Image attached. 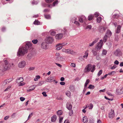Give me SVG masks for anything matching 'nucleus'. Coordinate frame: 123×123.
Listing matches in <instances>:
<instances>
[{"label":"nucleus","instance_id":"46","mask_svg":"<svg viewBox=\"0 0 123 123\" xmlns=\"http://www.w3.org/2000/svg\"><path fill=\"white\" fill-rule=\"evenodd\" d=\"M75 21L74 22V23L76 24L77 25H80V24L79 23L76 21L77 19L76 18L75 19Z\"/></svg>","mask_w":123,"mask_h":123},{"label":"nucleus","instance_id":"43","mask_svg":"<svg viewBox=\"0 0 123 123\" xmlns=\"http://www.w3.org/2000/svg\"><path fill=\"white\" fill-rule=\"evenodd\" d=\"M38 42V40L37 39H35L32 41V42L34 44L37 43Z\"/></svg>","mask_w":123,"mask_h":123},{"label":"nucleus","instance_id":"2","mask_svg":"<svg viewBox=\"0 0 123 123\" xmlns=\"http://www.w3.org/2000/svg\"><path fill=\"white\" fill-rule=\"evenodd\" d=\"M96 69V66L95 65H92L91 64L87 65L85 67L84 71V73H87L91 71L93 72Z\"/></svg>","mask_w":123,"mask_h":123},{"label":"nucleus","instance_id":"11","mask_svg":"<svg viewBox=\"0 0 123 123\" xmlns=\"http://www.w3.org/2000/svg\"><path fill=\"white\" fill-rule=\"evenodd\" d=\"M63 36L62 34L59 33L56 34L55 37L57 40H60L62 38Z\"/></svg>","mask_w":123,"mask_h":123},{"label":"nucleus","instance_id":"42","mask_svg":"<svg viewBox=\"0 0 123 123\" xmlns=\"http://www.w3.org/2000/svg\"><path fill=\"white\" fill-rule=\"evenodd\" d=\"M102 70H100L98 74V75L99 76L102 74Z\"/></svg>","mask_w":123,"mask_h":123},{"label":"nucleus","instance_id":"64","mask_svg":"<svg viewBox=\"0 0 123 123\" xmlns=\"http://www.w3.org/2000/svg\"><path fill=\"white\" fill-rule=\"evenodd\" d=\"M114 64H116L118 65V64L119 63V62H118V61H117V60H116L114 62Z\"/></svg>","mask_w":123,"mask_h":123},{"label":"nucleus","instance_id":"59","mask_svg":"<svg viewBox=\"0 0 123 123\" xmlns=\"http://www.w3.org/2000/svg\"><path fill=\"white\" fill-rule=\"evenodd\" d=\"M116 67V66L114 65L111 68V69H115Z\"/></svg>","mask_w":123,"mask_h":123},{"label":"nucleus","instance_id":"3","mask_svg":"<svg viewBox=\"0 0 123 123\" xmlns=\"http://www.w3.org/2000/svg\"><path fill=\"white\" fill-rule=\"evenodd\" d=\"M103 44V41L102 40H100V42L98 43L97 46L96 47V50H99L101 49Z\"/></svg>","mask_w":123,"mask_h":123},{"label":"nucleus","instance_id":"20","mask_svg":"<svg viewBox=\"0 0 123 123\" xmlns=\"http://www.w3.org/2000/svg\"><path fill=\"white\" fill-rule=\"evenodd\" d=\"M99 31L100 32H103L105 30V28L104 27L101 26L99 28Z\"/></svg>","mask_w":123,"mask_h":123},{"label":"nucleus","instance_id":"60","mask_svg":"<svg viewBox=\"0 0 123 123\" xmlns=\"http://www.w3.org/2000/svg\"><path fill=\"white\" fill-rule=\"evenodd\" d=\"M95 17H97L99 16V14L97 12H96L94 14Z\"/></svg>","mask_w":123,"mask_h":123},{"label":"nucleus","instance_id":"31","mask_svg":"<svg viewBox=\"0 0 123 123\" xmlns=\"http://www.w3.org/2000/svg\"><path fill=\"white\" fill-rule=\"evenodd\" d=\"M107 34L108 35V36H110L111 35V31L109 30H108L107 31Z\"/></svg>","mask_w":123,"mask_h":123},{"label":"nucleus","instance_id":"23","mask_svg":"<svg viewBox=\"0 0 123 123\" xmlns=\"http://www.w3.org/2000/svg\"><path fill=\"white\" fill-rule=\"evenodd\" d=\"M121 27L120 25H118L117 26V29L116 31V33H119L120 31Z\"/></svg>","mask_w":123,"mask_h":123},{"label":"nucleus","instance_id":"29","mask_svg":"<svg viewBox=\"0 0 123 123\" xmlns=\"http://www.w3.org/2000/svg\"><path fill=\"white\" fill-rule=\"evenodd\" d=\"M40 22L38 21V20H35L34 22V24L35 25H40Z\"/></svg>","mask_w":123,"mask_h":123},{"label":"nucleus","instance_id":"33","mask_svg":"<svg viewBox=\"0 0 123 123\" xmlns=\"http://www.w3.org/2000/svg\"><path fill=\"white\" fill-rule=\"evenodd\" d=\"M117 93L119 95H120L122 93V92L121 89L118 90L117 91Z\"/></svg>","mask_w":123,"mask_h":123},{"label":"nucleus","instance_id":"49","mask_svg":"<svg viewBox=\"0 0 123 123\" xmlns=\"http://www.w3.org/2000/svg\"><path fill=\"white\" fill-rule=\"evenodd\" d=\"M59 123H61L62 122V121L63 119V117H59Z\"/></svg>","mask_w":123,"mask_h":123},{"label":"nucleus","instance_id":"51","mask_svg":"<svg viewBox=\"0 0 123 123\" xmlns=\"http://www.w3.org/2000/svg\"><path fill=\"white\" fill-rule=\"evenodd\" d=\"M115 71H113L109 73L108 74V75H111L113 74H114V73H115Z\"/></svg>","mask_w":123,"mask_h":123},{"label":"nucleus","instance_id":"63","mask_svg":"<svg viewBox=\"0 0 123 123\" xmlns=\"http://www.w3.org/2000/svg\"><path fill=\"white\" fill-rule=\"evenodd\" d=\"M105 90V89L103 90H100L99 91V92L100 93L101 92H104Z\"/></svg>","mask_w":123,"mask_h":123},{"label":"nucleus","instance_id":"17","mask_svg":"<svg viewBox=\"0 0 123 123\" xmlns=\"http://www.w3.org/2000/svg\"><path fill=\"white\" fill-rule=\"evenodd\" d=\"M23 81V78L22 77H21L18 79H17L16 80V82L17 83H19L22 82Z\"/></svg>","mask_w":123,"mask_h":123},{"label":"nucleus","instance_id":"26","mask_svg":"<svg viewBox=\"0 0 123 123\" xmlns=\"http://www.w3.org/2000/svg\"><path fill=\"white\" fill-rule=\"evenodd\" d=\"M97 41L96 40H94L92 43L89 44V46L90 47H92L93 46L94 44L97 42Z\"/></svg>","mask_w":123,"mask_h":123},{"label":"nucleus","instance_id":"32","mask_svg":"<svg viewBox=\"0 0 123 123\" xmlns=\"http://www.w3.org/2000/svg\"><path fill=\"white\" fill-rule=\"evenodd\" d=\"M57 114L58 115H60L62 114V111L61 110L58 111L57 112Z\"/></svg>","mask_w":123,"mask_h":123},{"label":"nucleus","instance_id":"4","mask_svg":"<svg viewBox=\"0 0 123 123\" xmlns=\"http://www.w3.org/2000/svg\"><path fill=\"white\" fill-rule=\"evenodd\" d=\"M54 41V39L51 37H49L45 39V41L47 43H51Z\"/></svg>","mask_w":123,"mask_h":123},{"label":"nucleus","instance_id":"38","mask_svg":"<svg viewBox=\"0 0 123 123\" xmlns=\"http://www.w3.org/2000/svg\"><path fill=\"white\" fill-rule=\"evenodd\" d=\"M107 36L106 35L105 36L104 39H103V41L105 42H106L107 40Z\"/></svg>","mask_w":123,"mask_h":123},{"label":"nucleus","instance_id":"55","mask_svg":"<svg viewBox=\"0 0 123 123\" xmlns=\"http://www.w3.org/2000/svg\"><path fill=\"white\" fill-rule=\"evenodd\" d=\"M42 94L44 97H46L47 96L46 93L45 92H43L42 93Z\"/></svg>","mask_w":123,"mask_h":123},{"label":"nucleus","instance_id":"30","mask_svg":"<svg viewBox=\"0 0 123 123\" xmlns=\"http://www.w3.org/2000/svg\"><path fill=\"white\" fill-rule=\"evenodd\" d=\"M50 33L51 35H52L54 36L56 34V32L52 30H50Z\"/></svg>","mask_w":123,"mask_h":123},{"label":"nucleus","instance_id":"41","mask_svg":"<svg viewBox=\"0 0 123 123\" xmlns=\"http://www.w3.org/2000/svg\"><path fill=\"white\" fill-rule=\"evenodd\" d=\"M44 81H40L38 83V85L41 86L42 85L44 84Z\"/></svg>","mask_w":123,"mask_h":123},{"label":"nucleus","instance_id":"5","mask_svg":"<svg viewBox=\"0 0 123 123\" xmlns=\"http://www.w3.org/2000/svg\"><path fill=\"white\" fill-rule=\"evenodd\" d=\"M4 63L5 66H4L5 69H8L9 68L11 67V64L8 63L6 60H4Z\"/></svg>","mask_w":123,"mask_h":123},{"label":"nucleus","instance_id":"8","mask_svg":"<svg viewBox=\"0 0 123 123\" xmlns=\"http://www.w3.org/2000/svg\"><path fill=\"white\" fill-rule=\"evenodd\" d=\"M115 116V115L114 110L111 109L109 114V118L112 119Z\"/></svg>","mask_w":123,"mask_h":123},{"label":"nucleus","instance_id":"21","mask_svg":"<svg viewBox=\"0 0 123 123\" xmlns=\"http://www.w3.org/2000/svg\"><path fill=\"white\" fill-rule=\"evenodd\" d=\"M11 80H12L11 79L6 80H5V81L4 82V85H6V84L9 83Z\"/></svg>","mask_w":123,"mask_h":123},{"label":"nucleus","instance_id":"24","mask_svg":"<svg viewBox=\"0 0 123 123\" xmlns=\"http://www.w3.org/2000/svg\"><path fill=\"white\" fill-rule=\"evenodd\" d=\"M32 54L31 53H29L27 55V58L28 60H30L31 59L32 57Z\"/></svg>","mask_w":123,"mask_h":123},{"label":"nucleus","instance_id":"40","mask_svg":"<svg viewBox=\"0 0 123 123\" xmlns=\"http://www.w3.org/2000/svg\"><path fill=\"white\" fill-rule=\"evenodd\" d=\"M92 51L93 54V55L94 56L96 55L97 54V52L96 50H92Z\"/></svg>","mask_w":123,"mask_h":123},{"label":"nucleus","instance_id":"45","mask_svg":"<svg viewBox=\"0 0 123 123\" xmlns=\"http://www.w3.org/2000/svg\"><path fill=\"white\" fill-rule=\"evenodd\" d=\"M56 49V50H59L62 48V46H58Z\"/></svg>","mask_w":123,"mask_h":123},{"label":"nucleus","instance_id":"57","mask_svg":"<svg viewBox=\"0 0 123 123\" xmlns=\"http://www.w3.org/2000/svg\"><path fill=\"white\" fill-rule=\"evenodd\" d=\"M103 54L104 55H105L106 54L107 51L105 50H103Z\"/></svg>","mask_w":123,"mask_h":123},{"label":"nucleus","instance_id":"36","mask_svg":"<svg viewBox=\"0 0 123 123\" xmlns=\"http://www.w3.org/2000/svg\"><path fill=\"white\" fill-rule=\"evenodd\" d=\"M69 88L70 91L72 92H73L74 90V87L73 86H70Z\"/></svg>","mask_w":123,"mask_h":123},{"label":"nucleus","instance_id":"35","mask_svg":"<svg viewBox=\"0 0 123 123\" xmlns=\"http://www.w3.org/2000/svg\"><path fill=\"white\" fill-rule=\"evenodd\" d=\"M40 77L39 75H37L36 76V77L34 79V80L37 81L38 80V79L40 78Z\"/></svg>","mask_w":123,"mask_h":123},{"label":"nucleus","instance_id":"16","mask_svg":"<svg viewBox=\"0 0 123 123\" xmlns=\"http://www.w3.org/2000/svg\"><path fill=\"white\" fill-rule=\"evenodd\" d=\"M56 116L55 115H54L51 117V121L52 122H54L56 121Z\"/></svg>","mask_w":123,"mask_h":123},{"label":"nucleus","instance_id":"44","mask_svg":"<svg viewBox=\"0 0 123 123\" xmlns=\"http://www.w3.org/2000/svg\"><path fill=\"white\" fill-rule=\"evenodd\" d=\"M45 18L48 19H50L51 18L50 16L49 15H45Z\"/></svg>","mask_w":123,"mask_h":123},{"label":"nucleus","instance_id":"10","mask_svg":"<svg viewBox=\"0 0 123 123\" xmlns=\"http://www.w3.org/2000/svg\"><path fill=\"white\" fill-rule=\"evenodd\" d=\"M54 77H48L46 79V81L47 82H51L54 81H55L54 79Z\"/></svg>","mask_w":123,"mask_h":123},{"label":"nucleus","instance_id":"7","mask_svg":"<svg viewBox=\"0 0 123 123\" xmlns=\"http://www.w3.org/2000/svg\"><path fill=\"white\" fill-rule=\"evenodd\" d=\"M79 20L80 22L82 23L85 21L86 20V19L85 16H82L79 17Z\"/></svg>","mask_w":123,"mask_h":123},{"label":"nucleus","instance_id":"18","mask_svg":"<svg viewBox=\"0 0 123 123\" xmlns=\"http://www.w3.org/2000/svg\"><path fill=\"white\" fill-rule=\"evenodd\" d=\"M88 50H86L85 53V55L83 56V57L84 58L86 59L88 55Z\"/></svg>","mask_w":123,"mask_h":123},{"label":"nucleus","instance_id":"14","mask_svg":"<svg viewBox=\"0 0 123 123\" xmlns=\"http://www.w3.org/2000/svg\"><path fill=\"white\" fill-rule=\"evenodd\" d=\"M67 108L69 110L72 109V106L70 103H68L66 105Z\"/></svg>","mask_w":123,"mask_h":123},{"label":"nucleus","instance_id":"27","mask_svg":"<svg viewBox=\"0 0 123 123\" xmlns=\"http://www.w3.org/2000/svg\"><path fill=\"white\" fill-rule=\"evenodd\" d=\"M83 122L84 123H86L88 121V119L86 117H84L83 119Z\"/></svg>","mask_w":123,"mask_h":123},{"label":"nucleus","instance_id":"39","mask_svg":"<svg viewBox=\"0 0 123 123\" xmlns=\"http://www.w3.org/2000/svg\"><path fill=\"white\" fill-rule=\"evenodd\" d=\"M94 88V86L91 85H89L88 88L90 89H93Z\"/></svg>","mask_w":123,"mask_h":123},{"label":"nucleus","instance_id":"28","mask_svg":"<svg viewBox=\"0 0 123 123\" xmlns=\"http://www.w3.org/2000/svg\"><path fill=\"white\" fill-rule=\"evenodd\" d=\"M94 17L93 15H91L88 16V18L89 20H91Z\"/></svg>","mask_w":123,"mask_h":123},{"label":"nucleus","instance_id":"50","mask_svg":"<svg viewBox=\"0 0 123 123\" xmlns=\"http://www.w3.org/2000/svg\"><path fill=\"white\" fill-rule=\"evenodd\" d=\"M92 26L91 25H89L87 26L86 27V29H91L92 28Z\"/></svg>","mask_w":123,"mask_h":123},{"label":"nucleus","instance_id":"6","mask_svg":"<svg viewBox=\"0 0 123 123\" xmlns=\"http://www.w3.org/2000/svg\"><path fill=\"white\" fill-rule=\"evenodd\" d=\"M25 62L24 61L20 62L18 64V67L20 68H23L26 65Z\"/></svg>","mask_w":123,"mask_h":123},{"label":"nucleus","instance_id":"22","mask_svg":"<svg viewBox=\"0 0 123 123\" xmlns=\"http://www.w3.org/2000/svg\"><path fill=\"white\" fill-rule=\"evenodd\" d=\"M66 95L68 97H70L71 96V93L68 91H67L65 92Z\"/></svg>","mask_w":123,"mask_h":123},{"label":"nucleus","instance_id":"9","mask_svg":"<svg viewBox=\"0 0 123 123\" xmlns=\"http://www.w3.org/2000/svg\"><path fill=\"white\" fill-rule=\"evenodd\" d=\"M46 42H43L41 44L42 48L44 49H48V45Z\"/></svg>","mask_w":123,"mask_h":123},{"label":"nucleus","instance_id":"62","mask_svg":"<svg viewBox=\"0 0 123 123\" xmlns=\"http://www.w3.org/2000/svg\"><path fill=\"white\" fill-rule=\"evenodd\" d=\"M55 55L56 56H60V54L59 53L57 52V53H56V54H55Z\"/></svg>","mask_w":123,"mask_h":123},{"label":"nucleus","instance_id":"37","mask_svg":"<svg viewBox=\"0 0 123 123\" xmlns=\"http://www.w3.org/2000/svg\"><path fill=\"white\" fill-rule=\"evenodd\" d=\"M101 20V17H98L97 19V22L98 23H100Z\"/></svg>","mask_w":123,"mask_h":123},{"label":"nucleus","instance_id":"53","mask_svg":"<svg viewBox=\"0 0 123 123\" xmlns=\"http://www.w3.org/2000/svg\"><path fill=\"white\" fill-rule=\"evenodd\" d=\"M54 0H45L46 2L48 3H50L53 1Z\"/></svg>","mask_w":123,"mask_h":123},{"label":"nucleus","instance_id":"47","mask_svg":"<svg viewBox=\"0 0 123 123\" xmlns=\"http://www.w3.org/2000/svg\"><path fill=\"white\" fill-rule=\"evenodd\" d=\"M33 115V113H31L29 115L27 119V120L29 119Z\"/></svg>","mask_w":123,"mask_h":123},{"label":"nucleus","instance_id":"19","mask_svg":"<svg viewBox=\"0 0 123 123\" xmlns=\"http://www.w3.org/2000/svg\"><path fill=\"white\" fill-rule=\"evenodd\" d=\"M67 44V43H65V42L63 43H58V44H57L56 45V47H57L58 46H62V47L63 46H65V45H66Z\"/></svg>","mask_w":123,"mask_h":123},{"label":"nucleus","instance_id":"61","mask_svg":"<svg viewBox=\"0 0 123 123\" xmlns=\"http://www.w3.org/2000/svg\"><path fill=\"white\" fill-rule=\"evenodd\" d=\"M71 67H75V64L74 63H71Z\"/></svg>","mask_w":123,"mask_h":123},{"label":"nucleus","instance_id":"25","mask_svg":"<svg viewBox=\"0 0 123 123\" xmlns=\"http://www.w3.org/2000/svg\"><path fill=\"white\" fill-rule=\"evenodd\" d=\"M35 87H34V86H32L30 87V89L27 90V92H30L31 91L34 90L35 88Z\"/></svg>","mask_w":123,"mask_h":123},{"label":"nucleus","instance_id":"48","mask_svg":"<svg viewBox=\"0 0 123 123\" xmlns=\"http://www.w3.org/2000/svg\"><path fill=\"white\" fill-rule=\"evenodd\" d=\"M58 3V1L57 0H56L53 3V5L54 6L55 5L57 4Z\"/></svg>","mask_w":123,"mask_h":123},{"label":"nucleus","instance_id":"56","mask_svg":"<svg viewBox=\"0 0 123 123\" xmlns=\"http://www.w3.org/2000/svg\"><path fill=\"white\" fill-rule=\"evenodd\" d=\"M20 99L21 101H23L25 99V98L23 97H21L20 98Z\"/></svg>","mask_w":123,"mask_h":123},{"label":"nucleus","instance_id":"34","mask_svg":"<svg viewBox=\"0 0 123 123\" xmlns=\"http://www.w3.org/2000/svg\"><path fill=\"white\" fill-rule=\"evenodd\" d=\"M93 105L92 103H90L89 105V109L90 110H91L93 108Z\"/></svg>","mask_w":123,"mask_h":123},{"label":"nucleus","instance_id":"1","mask_svg":"<svg viewBox=\"0 0 123 123\" xmlns=\"http://www.w3.org/2000/svg\"><path fill=\"white\" fill-rule=\"evenodd\" d=\"M32 48V44L30 43H26L24 47H20L17 53V55L20 56L24 55L27 52L28 50Z\"/></svg>","mask_w":123,"mask_h":123},{"label":"nucleus","instance_id":"52","mask_svg":"<svg viewBox=\"0 0 123 123\" xmlns=\"http://www.w3.org/2000/svg\"><path fill=\"white\" fill-rule=\"evenodd\" d=\"M67 49H66L65 48H63L62 50V51L63 52H64L65 53H67Z\"/></svg>","mask_w":123,"mask_h":123},{"label":"nucleus","instance_id":"12","mask_svg":"<svg viewBox=\"0 0 123 123\" xmlns=\"http://www.w3.org/2000/svg\"><path fill=\"white\" fill-rule=\"evenodd\" d=\"M67 53L69 54L72 55L76 54V52H75L73 50L68 49H67Z\"/></svg>","mask_w":123,"mask_h":123},{"label":"nucleus","instance_id":"15","mask_svg":"<svg viewBox=\"0 0 123 123\" xmlns=\"http://www.w3.org/2000/svg\"><path fill=\"white\" fill-rule=\"evenodd\" d=\"M64 58L62 56H58L56 58V60L57 61H63L64 60Z\"/></svg>","mask_w":123,"mask_h":123},{"label":"nucleus","instance_id":"13","mask_svg":"<svg viewBox=\"0 0 123 123\" xmlns=\"http://www.w3.org/2000/svg\"><path fill=\"white\" fill-rule=\"evenodd\" d=\"M122 52L120 50L118 49H117L114 52L115 55L116 56H118L121 55Z\"/></svg>","mask_w":123,"mask_h":123},{"label":"nucleus","instance_id":"54","mask_svg":"<svg viewBox=\"0 0 123 123\" xmlns=\"http://www.w3.org/2000/svg\"><path fill=\"white\" fill-rule=\"evenodd\" d=\"M64 32V34L65 35H66L67 34V31L66 30L65 28L64 29V30L63 31Z\"/></svg>","mask_w":123,"mask_h":123},{"label":"nucleus","instance_id":"58","mask_svg":"<svg viewBox=\"0 0 123 123\" xmlns=\"http://www.w3.org/2000/svg\"><path fill=\"white\" fill-rule=\"evenodd\" d=\"M35 68L34 67H31L29 69L30 70H33Z\"/></svg>","mask_w":123,"mask_h":123}]
</instances>
